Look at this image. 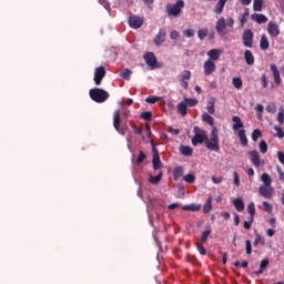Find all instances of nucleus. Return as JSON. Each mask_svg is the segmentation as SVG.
I'll use <instances>...</instances> for the list:
<instances>
[{"mask_svg": "<svg viewBox=\"0 0 284 284\" xmlns=\"http://www.w3.org/2000/svg\"><path fill=\"white\" fill-rule=\"evenodd\" d=\"M193 132L194 136L192 138V145H199V143L205 142L206 150H211L212 152H219L221 150L219 146V129H216V126H213L210 140L207 139L205 131L199 126H194Z\"/></svg>", "mask_w": 284, "mask_h": 284, "instance_id": "nucleus-1", "label": "nucleus"}, {"mask_svg": "<svg viewBox=\"0 0 284 284\" xmlns=\"http://www.w3.org/2000/svg\"><path fill=\"white\" fill-rule=\"evenodd\" d=\"M226 28H234V18H225L221 17L215 24V30L220 37H225L227 34Z\"/></svg>", "mask_w": 284, "mask_h": 284, "instance_id": "nucleus-2", "label": "nucleus"}, {"mask_svg": "<svg viewBox=\"0 0 284 284\" xmlns=\"http://www.w3.org/2000/svg\"><path fill=\"white\" fill-rule=\"evenodd\" d=\"M92 101L95 103H105L110 99V93L103 89L94 88L89 91Z\"/></svg>", "mask_w": 284, "mask_h": 284, "instance_id": "nucleus-3", "label": "nucleus"}, {"mask_svg": "<svg viewBox=\"0 0 284 284\" xmlns=\"http://www.w3.org/2000/svg\"><path fill=\"white\" fill-rule=\"evenodd\" d=\"M182 8H185L184 1H178L175 4L169 3L166 6V12L169 17H179Z\"/></svg>", "mask_w": 284, "mask_h": 284, "instance_id": "nucleus-4", "label": "nucleus"}, {"mask_svg": "<svg viewBox=\"0 0 284 284\" xmlns=\"http://www.w3.org/2000/svg\"><path fill=\"white\" fill-rule=\"evenodd\" d=\"M242 42L244 48H254V32L251 29L243 32Z\"/></svg>", "mask_w": 284, "mask_h": 284, "instance_id": "nucleus-5", "label": "nucleus"}, {"mask_svg": "<svg viewBox=\"0 0 284 284\" xmlns=\"http://www.w3.org/2000/svg\"><path fill=\"white\" fill-rule=\"evenodd\" d=\"M113 128L119 134L125 135V130L121 129V111L119 110L113 112Z\"/></svg>", "mask_w": 284, "mask_h": 284, "instance_id": "nucleus-6", "label": "nucleus"}, {"mask_svg": "<svg viewBox=\"0 0 284 284\" xmlns=\"http://www.w3.org/2000/svg\"><path fill=\"white\" fill-rule=\"evenodd\" d=\"M248 156H250V161L251 163L255 166V168H261V165L265 164V161L261 160V154H258V151L253 150V151H248Z\"/></svg>", "mask_w": 284, "mask_h": 284, "instance_id": "nucleus-7", "label": "nucleus"}, {"mask_svg": "<svg viewBox=\"0 0 284 284\" xmlns=\"http://www.w3.org/2000/svg\"><path fill=\"white\" fill-rule=\"evenodd\" d=\"M129 26L133 30H139L143 26V17L140 16H131L129 17Z\"/></svg>", "mask_w": 284, "mask_h": 284, "instance_id": "nucleus-8", "label": "nucleus"}, {"mask_svg": "<svg viewBox=\"0 0 284 284\" xmlns=\"http://www.w3.org/2000/svg\"><path fill=\"white\" fill-rule=\"evenodd\" d=\"M105 78V67L101 65L95 69L93 81L95 85H101V82Z\"/></svg>", "mask_w": 284, "mask_h": 284, "instance_id": "nucleus-9", "label": "nucleus"}, {"mask_svg": "<svg viewBox=\"0 0 284 284\" xmlns=\"http://www.w3.org/2000/svg\"><path fill=\"white\" fill-rule=\"evenodd\" d=\"M144 61H145L146 65H149V68H152V70H154V68H159L156 65V63H158L156 55H154L153 52H146L144 54Z\"/></svg>", "mask_w": 284, "mask_h": 284, "instance_id": "nucleus-10", "label": "nucleus"}, {"mask_svg": "<svg viewBox=\"0 0 284 284\" xmlns=\"http://www.w3.org/2000/svg\"><path fill=\"white\" fill-rule=\"evenodd\" d=\"M267 32L272 39H276V37L281 34V29H278V24H276V22L271 21L267 24Z\"/></svg>", "mask_w": 284, "mask_h": 284, "instance_id": "nucleus-11", "label": "nucleus"}, {"mask_svg": "<svg viewBox=\"0 0 284 284\" xmlns=\"http://www.w3.org/2000/svg\"><path fill=\"white\" fill-rule=\"evenodd\" d=\"M216 72V62L212 60H206L204 62V74L205 77H210V74H214Z\"/></svg>", "mask_w": 284, "mask_h": 284, "instance_id": "nucleus-12", "label": "nucleus"}, {"mask_svg": "<svg viewBox=\"0 0 284 284\" xmlns=\"http://www.w3.org/2000/svg\"><path fill=\"white\" fill-rule=\"evenodd\" d=\"M258 193L264 199H272L274 195V189L272 186L261 185L258 189Z\"/></svg>", "mask_w": 284, "mask_h": 284, "instance_id": "nucleus-13", "label": "nucleus"}, {"mask_svg": "<svg viewBox=\"0 0 284 284\" xmlns=\"http://www.w3.org/2000/svg\"><path fill=\"white\" fill-rule=\"evenodd\" d=\"M153 170H160L163 163L161 162V155H159V149L153 148Z\"/></svg>", "mask_w": 284, "mask_h": 284, "instance_id": "nucleus-14", "label": "nucleus"}, {"mask_svg": "<svg viewBox=\"0 0 284 284\" xmlns=\"http://www.w3.org/2000/svg\"><path fill=\"white\" fill-rule=\"evenodd\" d=\"M165 34H166L165 29L161 28L159 30V33L155 36L153 40L155 45H163V43H165Z\"/></svg>", "mask_w": 284, "mask_h": 284, "instance_id": "nucleus-15", "label": "nucleus"}, {"mask_svg": "<svg viewBox=\"0 0 284 284\" xmlns=\"http://www.w3.org/2000/svg\"><path fill=\"white\" fill-rule=\"evenodd\" d=\"M207 61H219V58L221 57V50L219 49H212L210 51H207Z\"/></svg>", "mask_w": 284, "mask_h": 284, "instance_id": "nucleus-16", "label": "nucleus"}, {"mask_svg": "<svg viewBox=\"0 0 284 284\" xmlns=\"http://www.w3.org/2000/svg\"><path fill=\"white\" fill-rule=\"evenodd\" d=\"M232 121H233L232 128H233L234 132H239V130L245 128V124H243V121H241V118L234 115L232 118Z\"/></svg>", "mask_w": 284, "mask_h": 284, "instance_id": "nucleus-17", "label": "nucleus"}, {"mask_svg": "<svg viewBox=\"0 0 284 284\" xmlns=\"http://www.w3.org/2000/svg\"><path fill=\"white\" fill-rule=\"evenodd\" d=\"M271 71L273 72L275 85H278L281 83V73L278 72V68L276 67V64H271Z\"/></svg>", "mask_w": 284, "mask_h": 284, "instance_id": "nucleus-18", "label": "nucleus"}, {"mask_svg": "<svg viewBox=\"0 0 284 284\" xmlns=\"http://www.w3.org/2000/svg\"><path fill=\"white\" fill-rule=\"evenodd\" d=\"M244 60L246 65H254V53H252L250 50H245Z\"/></svg>", "mask_w": 284, "mask_h": 284, "instance_id": "nucleus-19", "label": "nucleus"}, {"mask_svg": "<svg viewBox=\"0 0 284 284\" xmlns=\"http://www.w3.org/2000/svg\"><path fill=\"white\" fill-rule=\"evenodd\" d=\"M251 19H252V21H255L256 23H267V18L261 13L252 14Z\"/></svg>", "mask_w": 284, "mask_h": 284, "instance_id": "nucleus-20", "label": "nucleus"}, {"mask_svg": "<svg viewBox=\"0 0 284 284\" xmlns=\"http://www.w3.org/2000/svg\"><path fill=\"white\" fill-rule=\"evenodd\" d=\"M161 179H163V172L160 171L158 173V175H150V179H149V183H151V185H158V183H161Z\"/></svg>", "mask_w": 284, "mask_h": 284, "instance_id": "nucleus-21", "label": "nucleus"}, {"mask_svg": "<svg viewBox=\"0 0 284 284\" xmlns=\"http://www.w3.org/2000/svg\"><path fill=\"white\" fill-rule=\"evenodd\" d=\"M233 205L235 207V210H237V212H243V210H245V203L243 202V200L241 197H237L233 201Z\"/></svg>", "mask_w": 284, "mask_h": 284, "instance_id": "nucleus-22", "label": "nucleus"}, {"mask_svg": "<svg viewBox=\"0 0 284 284\" xmlns=\"http://www.w3.org/2000/svg\"><path fill=\"white\" fill-rule=\"evenodd\" d=\"M178 112L182 116L187 115V103H185L184 100L178 104Z\"/></svg>", "mask_w": 284, "mask_h": 284, "instance_id": "nucleus-23", "label": "nucleus"}, {"mask_svg": "<svg viewBox=\"0 0 284 284\" xmlns=\"http://www.w3.org/2000/svg\"><path fill=\"white\" fill-rule=\"evenodd\" d=\"M248 18H250V9H245V12L243 14H240L239 17L241 28H244V26L247 23Z\"/></svg>", "mask_w": 284, "mask_h": 284, "instance_id": "nucleus-24", "label": "nucleus"}, {"mask_svg": "<svg viewBox=\"0 0 284 284\" xmlns=\"http://www.w3.org/2000/svg\"><path fill=\"white\" fill-rule=\"evenodd\" d=\"M180 153L183 154V156H192L194 150L192 149V146L181 145Z\"/></svg>", "mask_w": 284, "mask_h": 284, "instance_id": "nucleus-25", "label": "nucleus"}, {"mask_svg": "<svg viewBox=\"0 0 284 284\" xmlns=\"http://www.w3.org/2000/svg\"><path fill=\"white\" fill-rule=\"evenodd\" d=\"M260 48H261V50H268L270 49V40H267V36L263 34L261 37Z\"/></svg>", "mask_w": 284, "mask_h": 284, "instance_id": "nucleus-26", "label": "nucleus"}, {"mask_svg": "<svg viewBox=\"0 0 284 284\" xmlns=\"http://www.w3.org/2000/svg\"><path fill=\"white\" fill-rule=\"evenodd\" d=\"M202 121L203 123H207V125H210L211 128H215L214 126V118L207 113H203L202 114Z\"/></svg>", "mask_w": 284, "mask_h": 284, "instance_id": "nucleus-27", "label": "nucleus"}, {"mask_svg": "<svg viewBox=\"0 0 284 284\" xmlns=\"http://www.w3.org/2000/svg\"><path fill=\"white\" fill-rule=\"evenodd\" d=\"M183 176V166H175L173 170L174 181H179Z\"/></svg>", "mask_w": 284, "mask_h": 284, "instance_id": "nucleus-28", "label": "nucleus"}, {"mask_svg": "<svg viewBox=\"0 0 284 284\" xmlns=\"http://www.w3.org/2000/svg\"><path fill=\"white\" fill-rule=\"evenodd\" d=\"M239 139L244 148L247 146V135L245 134V129H241L239 131Z\"/></svg>", "mask_w": 284, "mask_h": 284, "instance_id": "nucleus-29", "label": "nucleus"}, {"mask_svg": "<svg viewBox=\"0 0 284 284\" xmlns=\"http://www.w3.org/2000/svg\"><path fill=\"white\" fill-rule=\"evenodd\" d=\"M203 212H204L205 214H210V212H212V196H210V197L206 200V202H205V204H204V206H203Z\"/></svg>", "mask_w": 284, "mask_h": 284, "instance_id": "nucleus-30", "label": "nucleus"}, {"mask_svg": "<svg viewBox=\"0 0 284 284\" xmlns=\"http://www.w3.org/2000/svg\"><path fill=\"white\" fill-rule=\"evenodd\" d=\"M254 247L257 245H265V237L261 236V234L256 233L255 234V241L253 243Z\"/></svg>", "mask_w": 284, "mask_h": 284, "instance_id": "nucleus-31", "label": "nucleus"}, {"mask_svg": "<svg viewBox=\"0 0 284 284\" xmlns=\"http://www.w3.org/2000/svg\"><path fill=\"white\" fill-rule=\"evenodd\" d=\"M184 102L186 103V108H194V105L199 104V100L194 98H184Z\"/></svg>", "mask_w": 284, "mask_h": 284, "instance_id": "nucleus-32", "label": "nucleus"}, {"mask_svg": "<svg viewBox=\"0 0 284 284\" xmlns=\"http://www.w3.org/2000/svg\"><path fill=\"white\" fill-rule=\"evenodd\" d=\"M261 180L264 183V185L272 186V178H270V174L263 173Z\"/></svg>", "mask_w": 284, "mask_h": 284, "instance_id": "nucleus-33", "label": "nucleus"}, {"mask_svg": "<svg viewBox=\"0 0 284 284\" xmlns=\"http://www.w3.org/2000/svg\"><path fill=\"white\" fill-rule=\"evenodd\" d=\"M209 33H210V31L207 30V28L199 29L197 30V38H199V40L203 41V39H205V37H207Z\"/></svg>", "mask_w": 284, "mask_h": 284, "instance_id": "nucleus-34", "label": "nucleus"}, {"mask_svg": "<svg viewBox=\"0 0 284 284\" xmlns=\"http://www.w3.org/2000/svg\"><path fill=\"white\" fill-rule=\"evenodd\" d=\"M120 77L122 79H124L125 81H130L131 77H132V70L130 69H124L121 73Z\"/></svg>", "mask_w": 284, "mask_h": 284, "instance_id": "nucleus-35", "label": "nucleus"}, {"mask_svg": "<svg viewBox=\"0 0 284 284\" xmlns=\"http://www.w3.org/2000/svg\"><path fill=\"white\" fill-rule=\"evenodd\" d=\"M210 234H212V227L206 226V230L204 232H202V234H201L202 243H205V241H207V236H210Z\"/></svg>", "mask_w": 284, "mask_h": 284, "instance_id": "nucleus-36", "label": "nucleus"}, {"mask_svg": "<svg viewBox=\"0 0 284 284\" xmlns=\"http://www.w3.org/2000/svg\"><path fill=\"white\" fill-rule=\"evenodd\" d=\"M223 8H225V1H220L215 8H214V13L215 14H222L223 13Z\"/></svg>", "mask_w": 284, "mask_h": 284, "instance_id": "nucleus-37", "label": "nucleus"}, {"mask_svg": "<svg viewBox=\"0 0 284 284\" xmlns=\"http://www.w3.org/2000/svg\"><path fill=\"white\" fill-rule=\"evenodd\" d=\"M273 130H275V132H276V133H274V136H276L277 139H284V131L281 126L274 125Z\"/></svg>", "mask_w": 284, "mask_h": 284, "instance_id": "nucleus-38", "label": "nucleus"}, {"mask_svg": "<svg viewBox=\"0 0 284 284\" xmlns=\"http://www.w3.org/2000/svg\"><path fill=\"white\" fill-rule=\"evenodd\" d=\"M247 212H248L251 219H254V215L256 214V206L254 205V202L248 203Z\"/></svg>", "mask_w": 284, "mask_h": 284, "instance_id": "nucleus-39", "label": "nucleus"}, {"mask_svg": "<svg viewBox=\"0 0 284 284\" xmlns=\"http://www.w3.org/2000/svg\"><path fill=\"white\" fill-rule=\"evenodd\" d=\"M183 181H185V183L192 184L194 181H196V176L193 173H189L183 176Z\"/></svg>", "mask_w": 284, "mask_h": 284, "instance_id": "nucleus-40", "label": "nucleus"}, {"mask_svg": "<svg viewBox=\"0 0 284 284\" xmlns=\"http://www.w3.org/2000/svg\"><path fill=\"white\" fill-rule=\"evenodd\" d=\"M233 85L236 90H241L243 88V80L241 78H233Z\"/></svg>", "mask_w": 284, "mask_h": 284, "instance_id": "nucleus-41", "label": "nucleus"}, {"mask_svg": "<svg viewBox=\"0 0 284 284\" xmlns=\"http://www.w3.org/2000/svg\"><path fill=\"white\" fill-rule=\"evenodd\" d=\"M262 136H263V133L258 129H255L252 132V141H258V139H261Z\"/></svg>", "mask_w": 284, "mask_h": 284, "instance_id": "nucleus-42", "label": "nucleus"}, {"mask_svg": "<svg viewBox=\"0 0 284 284\" xmlns=\"http://www.w3.org/2000/svg\"><path fill=\"white\" fill-rule=\"evenodd\" d=\"M277 122L280 123V125H283L284 123V108L281 106L280 111L277 113Z\"/></svg>", "mask_w": 284, "mask_h": 284, "instance_id": "nucleus-43", "label": "nucleus"}, {"mask_svg": "<svg viewBox=\"0 0 284 284\" xmlns=\"http://www.w3.org/2000/svg\"><path fill=\"white\" fill-rule=\"evenodd\" d=\"M145 159H146V155L143 153V151H140L139 155H138V158L135 160V163L138 165H141V163H143L145 161Z\"/></svg>", "mask_w": 284, "mask_h": 284, "instance_id": "nucleus-44", "label": "nucleus"}, {"mask_svg": "<svg viewBox=\"0 0 284 284\" xmlns=\"http://www.w3.org/2000/svg\"><path fill=\"white\" fill-rule=\"evenodd\" d=\"M253 10L255 12H261V10H263V1H254Z\"/></svg>", "mask_w": 284, "mask_h": 284, "instance_id": "nucleus-45", "label": "nucleus"}, {"mask_svg": "<svg viewBox=\"0 0 284 284\" xmlns=\"http://www.w3.org/2000/svg\"><path fill=\"white\" fill-rule=\"evenodd\" d=\"M140 118L143 119L144 121H152V112L150 111L142 112Z\"/></svg>", "mask_w": 284, "mask_h": 284, "instance_id": "nucleus-46", "label": "nucleus"}, {"mask_svg": "<svg viewBox=\"0 0 284 284\" xmlns=\"http://www.w3.org/2000/svg\"><path fill=\"white\" fill-rule=\"evenodd\" d=\"M260 152L262 154H266L267 153V142H265V140H262L260 142Z\"/></svg>", "mask_w": 284, "mask_h": 284, "instance_id": "nucleus-47", "label": "nucleus"}, {"mask_svg": "<svg viewBox=\"0 0 284 284\" xmlns=\"http://www.w3.org/2000/svg\"><path fill=\"white\" fill-rule=\"evenodd\" d=\"M266 112H268V114H276V104L274 103L267 104Z\"/></svg>", "mask_w": 284, "mask_h": 284, "instance_id": "nucleus-48", "label": "nucleus"}, {"mask_svg": "<svg viewBox=\"0 0 284 284\" xmlns=\"http://www.w3.org/2000/svg\"><path fill=\"white\" fill-rule=\"evenodd\" d=\"M192 79V72L184 70L182 72V81H190Z\"/></svg>", "mask_w": 284, "mask_h": 284, "instance_id": "nucleus-49", "label": "nucleus"}, {"mask_svg": "<svg viewBox=\"0 0 284 284\" xmlns=\"http://www.w3.org/2000/svg\"><path fill=\"white\" fill-rule=\"evenodd\" d=\"M245 245H246V254L247 256H252V242L250 240L245 241Z\"/></svg>", "mask_w": 284, "mask_h": 284, "instance_id": "nucleus-50", "label": "nucleus"}, {"mask_svg": "<svg viewBox=\"0 0 284 284\" xmlns=\"http://www.w3.org/2000/svg\"><path fill=\"white\" fill-rule=\"evenodd\" d=\"M159 101H161V98H159V97H149V98L145 99V102L151 103V104H154Z\"/></svg>", "mask_w": 284, "mask_h": 284, "instance_id": "nucleus-51", "label": "nucleus"}, {"mask_svg": "<svg viewBox=\"0 0 284 284\" xmlns=\"http://www.w3.org/2000/svg\"><path fill=\"white\" fill-rule=\"evenodd\" d=\"M261 81H262V88H267L270 81L267 80V75L265 73L262 74Z\"/></svg>", "mask_w": 284, "mask_h": 284, "instance_id": "nucleus-52", "label": "nucleus"}, {"mask_svg": "<svg viewBox=\"0 0 284 284\" xmlns=\"http://www.w3.org/2000/svg\"><path fill=\"white\" fill-rule=\"evenodd\" d=\"M252 223H254V219H252V217H250V221H248V222H247V221H244V223H243L244 230H251Z\"/></svg>", "mask_w": 284, "mask_h": 284, "instance_id": "nucleus-53", "label": "nucleus"}, {"mask_svg": "<svg viewBox=\"0 0 284 284\" xmlns=\"http://www.w3.org/2000/svg\"><path fill=\"white\" fill-rule=\"evenodd\" d=\"M196 247L202 256H205V254H207V251L205 250V247H203V245H201L200 243L196 244Z\"/></svg>", "mask_w": 284, "mask_h": 284, "instance_id": "nucleus-54", "label": "nucleus"}, {"mask_svg": "<svg viewBox=\"0 0 284 284\" xmlns=\"http://www.w3.org/2000/svg\"><path fill=\"white\" fill-rule=\"evenodd\" d=\"M233 181H234V184L236 185V187H239V185H241V179L239 178V173H236V172L233 173Z\"/></svg>", "mask_w": 284, "mask_h": 284, "instance_id": "nucleus-55", "label": "nucleus"}, {"mask_svg": "<svg viewBox=\"0 0 284 284\" xmlns=\"http://www.w3.org/2000/svg\"><path fill=\"white\" fill-rule=\"evenodd\" d=\"M184 37H187L189 39L194 37V29H186L183 32Z\"/></svg>", "mask_w": 284, "mask_h": 284, "instance_id": "nucleus-56", "label": "nucleus"}, {"mask_svg": "<svg viewBox=\"0 0 284 284\" xmlns=\"http://www.w3.org/2000/svg\"><path fill=\"white\" fill-rule=\"evenodd\" d=\"M212 183H214L215 185H219L220 183H223V176H212L211 179Z\"/></svg>", "mask_w": 284, "mask_h": 284, "instance_id": "nucleus-57", "label": "nucleus"}, {"mask_svg": "<svg viewBox=\"0 0 284 284\" xmlns=\"http://www.w3.org/2000/svg\"><path fill=\"white\" fill-rule=\"evenodd\" d=\"M267 265H270V260H262L260 264V270H266Z\"/></svg>", "mask_w": 284, "mask_h": 284, "instance_id": "nucleus-58", "label": "nucleus"}, {"mask_svg": "<svg viewBox=\"0 0 284 284\" xmlns=\"http://www.w3.org/2000/svg\"><path fill=\"white\" fill-rule=\"evenodd\" d=\"M277 174L280 176V181H284V172L281 165H276Z\"/></svg>", "mask_w": 284, "mask_h": 284, "instance_id": "nucleus-59", "label": "nucleus"}, {"mask_svg": "<svg viewBox=\"0 0 284 284\" xmlns=\"http://www.w3.org/2000/svg\"><path fill=\"white\" fill-rule=\"evenodd\" d=\"M179 37H181V34L179 33V31L173 30L170 33V39H172L173 41H175V39H179Z\"/></svg>", "mask_w": 284, "mask_h": 284, "instance_id": "nucleus-60", "label": "nucleus"}, {"mask_svg": "<svg viewBox=\"0 0 284 284\" xmlns=\"http://www.w3.org/2000/svg\"><path fill=\"white\" fill-rule=\"evenodd\" d=\"M263 207H264V211L268 213H271L273 210L272 204H270L268 202H263Z\"/></svg>", "mask_w": 284, "mask_h": 284, "instance_id": "nucleus-61", "label": "nucleus"}, {"mask_svg": "<svg viewBox=\"0 0 284 284\" xmlns=\"http://www.w3.org/2000/svg\"><path fill=\"white\" fill-rule=\"evenodd\" d=\"M256 112H258V119H262V114H263V104H257L255 108Z\"/></svg>", "mask_w": 284, "mask_h": 284, "instance_id": "nucleus-62", "label": "nucleus"}, {"mask_svg": "<svg viewBox=\"0 0 284 284\" xmlns=\"http://www.w3.org/2000/svg\"><path fill=\"white\" fill-rule=\"evenodd\" d=\"M277 159L282 165H284V153L282 151H277Z\"/></svg>", "mask_w": 284, "mask_h": 284, "instance_id": "nucleus-63", "label": "nucleus"}, {"mask_svg": "<svg viewBox=\"0 0 284 284\" xmlns=\"http://www.w3.org/2000/svg\"><path fill=\"white\" fill-rule=\"evenodd\" d=\"M201 210V204H191V212H199Z\"/></svg>", "mask_w": 284, "mask_h": 284, "instance_id": "nucleus-64", "label": "nucleus"}]
</instances>
